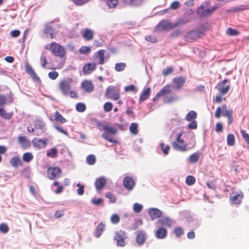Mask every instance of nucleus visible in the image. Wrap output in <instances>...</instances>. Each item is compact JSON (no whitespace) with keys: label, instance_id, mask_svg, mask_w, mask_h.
Instances as JSON below:
<instances>
[{"label":"nucleus","instance_id":"nucleus-1","mask_svg":"<svg viewBox=\"0 0 249 249\" xmlns=\"http://www.w3.org/2000/svg\"><path fill=\"white\" fill-rule=\"evenodd\" d=\"M46 48L51 51L55 56L61 58L64 57L66 53L64 48L55 42L48 44L46 45Z\"/></svg>","mask_w":249,"mask_h":249},{"label":"nucleus","instance_id":"nucleus-2","mask_svg":"<svg viewBox=\"0 0 249 249\" xmlns=\"http://www.w3.org/2000/svg\"><path fill=\"white\" fill-rule=\"evenodd\" d=\"M106 95L108 98L116 101L120 97V90L119 88L110 86L106 89Z\"/></svg>","mask_w":249,"mask_h":249},{"label":"nucleus","instance_id":"nucleus-3","mask_svg":"<svg viewBox=\"0 0 249 249\" xmlns=\"http://www.w3.org/2000/svg\"><path fill=\"white\" fill-rule=\"evenodd\" d=\"M116 133L117 129L115 127H112L108 124H107L106 125L105 132L102 134V137L108 142L113 143H117V140L113 139L109 137L110 135H115Z\"/></svg>","mask_w":249,"mask_h":249},{"label":"nucleus","instance_id":"nucleus-4","mask_svg":"<svg viewBox=\"0 0 249 249\" xmlns=\"http://www.w3.org/2000/svg\"><path fill=\"white\" fill-rule=\"evenodd\" d=\"M127 238L126 232L123 230H119L115 233L114 239L116 241L117 246L123 247L125 246L124 241Z\"/></svg>","mask_w":249,"mask_h":249},{"label":"nucleus","instance_id":"nucleus-5","mask_svg":"<svg viewBox=\"0 0 249 249\" xmlns=\"http://www.w3.org/2000/svg\"><path fill=\"white\" fill-rule=\"evenodd\" d=\"M71 81L69 79H64L60 81L59 88L64 96H68L71 89Z\"/></svg>","mask_w":249,"mask_h":249},{"label":"nucleus","instance_id":"nucleus-6","mask_svg":"<svg viewBox=\"0 0 249 249\" xmlns=\"http://www.w3.org/2000/svg\"><path fill=\"white\" fill-rule=\"evenodd\" d=\"M221 113L223 116L228 117L231 115H233V111L232 109L227 110V106L223 105L221 107H218L215 112V117L216 118H219L221 116Z\"/></svg>","mask_w":249,"mask_h":249},{"label":"nucleus","instance_id":"nucleus-7","mask_svg":"<svg viewBox=\"0 0 249 249\" xmlns=\"http://www.w3.org/2000/svg\"><path fill=\"white\" fill-rule=\"evenodd\" d=\"M218 7V6L215 5L211 9L207 8L204 9V6L201 5L197 8V13L200 17H206L211 15Z\"/></svg>","mask_w":249,"mask_h":249},{"label":"nucleus","instance_id":"nucleus-8","mask_svg":"<svg viewBox=\"0 0 249 249\" xmlns=\"http://www.w3.org/2000/svg\"><path fill=\"white\" fill-rule=\"evenodd\" d=\"M227 82H230V80H228L226 79H224L221 82L218 83L216 87V89L221 95L226 94L230 90L231 88L230 85L229 84L225 86Z\"/></svg>","mask_w":249,"mask_h":249},{"label":"nucleus","instance_id":"nucleus-9","mask_svg":"<svg viewBox=\"0 0 249 249\" xmlns=\"http://www.w3.org/2000/svg\"><path fill=\"white\" fill-rule=\"evenodd\" d=\"M61 174V169L58 167H49L47 171L48 177L51 179L60 177Z\"/></svg>","mask_w":249,"mask_h":249},{"label":"nucleus","instance_id":"nucleus-10","mask_svg":"<svg viewBox=\"0 0 249 249\" xmlns=\"http://www.w3.org/2000/svg\"><path fill=\"white\" fill-rule=\"evenodd\" d=\"M177 24L173 25V23L169 22L167 20L161 21L157 26V28L160 30H169L175 28Z\"/></svg>","mask_w":249,"mask_h":249},{"label":"nucleus","instance_id":"nucleus-11","mask_svg":"<svg viewBox=\"0 0 249 249\" xmlns=\"http://www.w3.org/2000/svg\"><path fill=\"white\" fill-rule=\"evenodd\" d=\"M123 184L124 187L127 190L131 191L133 189L135 183L131 178L125 177L123 179Z\"/></svg>","mask_w":249,"mask_h":249},{"label":"nucleus","instance_id":"nucleus-12","mask_svg":"<svg viewBox=\"0 0 249 249\" xmlns=\"http://www.w3.org/2000/svg\"><path fill=\"white\" fill-rule=\"evenodd\" d=\"M47 140L46 139L42 140L34 138L32 140V143L34 147L38 149L44 148L47 144Z\"/></svg>","mask_w":249,"mask_h":249},{"label":"nucleus","instance_id":"nucleus-13","mask_svg":"<svg viewBox=\"0 0 249 249\" xmlns=\"http://www.w3.org/2000/svg\"><path fill=\"white\" fill-rule=\"evenodd\" d=\"M175 222L169 217H164L159 219L156 223L159 225L171 227Z\"/></svg>","mask_w":249,"mask_h":249},{"label":"nucleus","instance_id":"nucleus-14","mask_svg":"<svg viewBox=\"0 0 249 249\" xmlns=\"http://www.w3.org/2000/svg\"><path fill=\"white\" fill-rule=\"evenodd\" d=\"M148 212L152 220H154L159 218L162 215L161 211L155 208H149Z\"/></svg>","mask_w":249,"mask_h":249},{"label":"nucleus","instance_id":"nucleus-15","mask_svg":"<svg viewBox=\"0 0 249 249\" xmlns=\"http://www.w3.org/2000/svg\"><path fill=\"white\" fill-rule=\"evenodd\" d=\"M50 120L51 121H55L56 122L61 124H64L66 122V119L64 118L57 111L50 116Z\"/></svg>","mask_w":249,"mask_h":249},{"label":"nucleus","instance_id":"nucleus-16","mask_svg":"<svg viewBox=\"0 0 249 249\" xmlns=\"http://www.w3.org/2000/svg\"><path fill=\"white\" fill-rule=\"evenodd\" d=\"M96 68V65L94 63H88L83 68V72L86 75L91 73Z\"/></svg>","mask_w":249,"mask_h":249},{"label":"nucleus","instance_id":"nucleus-17","mask_svg":"<svg viewBox=\"0 0 249 249\" xmlns=\"http://www.w3.org/2000/svg\"><path fill=\"white\" fill-rule=\"evenodd\" d=\"M82 37L87 41L91 40L93 38L94 31L90 29H85L82 34Z\"/></svg>","mask_w":249,"mask_h":249},{"label":"nucleus","instance_id":"nucleus-18","mask_svg":"<svg viewBox=\"0 0 249 249\" xmlns=\"http://www.w3.org/2000/svg\"><path fill=\"white\" fill-rule=\"evenodd\" d=\"M81 87L87 92H91L93 90L94 86L90 81L85 80L81 84Z\"/></svg>","mask_w":249,"mask_h":249},{"label":"nucleus","instance_id":"nucleus-19","mask_svg":"<svg viewBox=\"0 0 249 249\" xmlns=\"http://www.w3.org/2000/svg\"><path fill=\"white\" fill-rule=\"evenodd\" d=\"M186 79L183 77H178L173 79V82L177 90H179L185 83Z\"/></svg>","mask_w":249,"mask_h":249},{"label":"nucleus","instance_id":"nucleus-20","mask_svg":"<svg viewBox=\"0 0 249 249\" xmlns=\"http://www.w3.org/2000/svg\"><path fill=\"white\" fill-rule=\"evenodd\" d=\"M107 182L105 178L103 177H100L97 179L95 182L96 189L98 191L102 190L103 187Z\"/></svg>","mask_w":249,"mask_h":249},{"label":"nucleus","instance_id":"nucleus-21","mask_svg":"<svg viewBox=\"0 0 249 249\" xmlns=\"http://www.w3.org/2000/svg\"><path fill=\"white\" fill-rule=\"evenodd\" d=\"M121 1L125 5L138 6L142 3L143 0H121Z\"/></svg>","mask_w":249,"mask_h":249},{"label":"nucleus","instance_id":"nucleus-22","mask_svg":"<svg viewBox=\"0 0 249 249\" xmlns=\"http://www.w3.org/2000/svg\"><path fill=\"white\" fill-rule=\"evenodd\" d=\"M167 235V231L164 228H160L158 229L155 234L156 237L158 239H164Z\"/></svg>","mask_w":249,"mask_h":249},{"label":"nucleus","instance_id":"nucleus-23","mask_svg":"<svg viewBox=\"0 0 249 249\" xmlns=\"http://www.w3.org/2000/svg\"><path fill=\"white\" fill-rule=\"evenodd\" d=\"M26 72L30 74L32 78L36 81H40L39 77L36 75L32 67L29 64H27L25 66Z\"/></svg>","mask_w":249,"mask_h":249},{"label":"nucleus","instance_id":"nucleus-24","mask_svg":"<svg viewBox=\"0 0 249 249\" xmlns=\"http://www.w3.org/2000/svg\"><path fill=\"white\" fill-rule=\"evenodd\" d=\"M34 127L36 129L43 130L45 127V124L42 119L37 118L34 120Z\"/></svg>","mask_w":249,"mask_h":249},{"label":"nucleus","instance_id":"nucleus-25","mask_svg":"<svg viewBox=\"0 0 249 249\" xmlns=\"http://www.w3.org/2000/svg\"><path fill=\"white\" fill-rule=\"evenodd\" d=\"M18 141L24 149H26L30 146V142L25 136L18 137Z\"/></svg>","mask_w":249,"mask_h":249},{"label":"nucleus","instance_id":"nucleus-26","mask_svg":"<svg viewBox=\"0 0 249 249\" xmlns=\"http://www.w3.org/2000/svg\"><path fill=\"white\" fill-rule=\"evenodd\" d=\"M146 240L145 233L143 231H139L137 237L136 242L140 245H142L144 244Z\"/></svg>","mask_w":249,"mask_h":249},{"label":"nucleus","instance_id":"nucleus-27","mask_svg":"<svg viewBox=\"0 0 249 249\" xmlns=\"http://www.w3.org/2000/svg\"><path fill=\"white\" fill-rule=\"evenodd\" d=\"M243 197L242 194H238L237 193H232L230 196V199L234 204H239L240 203L241 199Z\"/></svg>","mask_w":249,"mask_h":249},{"label":"nucleus","instance_id":"nucleus-28","mask_svg":"<svg viewBox=\"0 0 249 249\" xmlns=\"http://www.w3.org/2000/svg\"><path fill=\"white\" fill-rule=\"evenodd\" d=\"M10 163L15 168H18V166L22 165V162L18 156H14L12 158Z\"/></svg>","mask_w":249,"mask_h":249},{"label":"nucleus","instance_id":"nucleus-29","mask_svg":"<svg viewBox=\"0 0 249 249\" xmlns=\"http://www.w3.org/2000/svg\"><path fill=\"white\" fill-rule=\"evenodd\" d=\"M150 94V88H147L145 90L143 91L140 95L139 102L142 103L143 101L147 99Z\"/></svg>","mask_w":249,"mask_h":249},{"label":"nucleus","instance_id":"nucleus-30","mask_svg":"<svg viewBox=\"0 0 249 249\" xmlns=\"http://www.w3.org/2000/svg\"><path fill=\"white\" fill-rule=\"evenodd\" d=\"M105 230V224L103 222H101L96 227L95 231V236L98 238L102 234L103 231Z\"/></svg>","mask_w":249,"mask_h":249},{"label":"nucleus","instance_id":"nucleus-31","mask_svg":"<svg viewBox=\"0 0 249 249\" xmlns=\"http://www.w3.org/2000/svg\"><path fill=\"white\" fill-rule=\"evenodd\" d=\"M105 50H100L98 51L96 54L97 57L99 58V64L101 65H103L105 63Z\"/></svg>","mask_w":249,"mask_h":249},{"label":"nucleus","instance_id":"nucleus-32","mask_svg":"<svg viewBox=\"0 0 249 249\" xmlns=\"http://www.w3.org/2000/svg\"><path fill=\"white\" fill-rule=\"evenodd\" d=\"M172 145L174 149L178 150L180 151H186L187 150V148L185 145H179L177 142H173L172 143Z\"/></svg>","mask_w":249,"mask_h":249},{"label":"nucleus","instance_id":"nucleus-33","mask_svg":"<svg viewBox=\"0 0 249 249\" xmlns=\"http://www.w3.org/2000/svg\"><path fill=\"white\" fill-rule=\"evenodd\" d=\"M197 117V113L196 111L191 110L189 111L185 117V119L188 122L195 120Z\"/></svg>","mask_w":249,"mask_h":249},{"label":"nucleus","instance_id":"nucleus-34","mask_svg":"<svg viewBox=\"0 0 249 249\" xmlns=\"http://www.w3.org/2000/svg\"><path fill=\"white\" fill-rule=\"evenodd\" d=\"M13 115V112L7 113L3 108H0V116L2 118L9 120L12 118Z\"/></svg>","mask_w":249,"mask_h":249},{"label":"nucleus","instance_id":"nucleus-35","mask_svg":"<svg viewBox=\"0 0 249 249\" xmlns=\"http://www.w3.org/2000/svg\"><path fill=\"white\" fill-rule=\"evenodd\" d=\"M200 154L199 152H196L191 155L189 157V162L193 163H196L198 160Z\"/></svg>","mask_w":249,"mask_h":249},{"label":"nucleus","instance_id":"nucleus-36","mask_svg":"<svg viewBox=\"0 0 249 249\" xmlns=\"http://www.w3.org/2000/svg\"><path fill=\"white\" fill-rule=\"evenodd\" d=\"M34 156L30 152H26L23 154L22 156V160L24 161L29 162L33 160Z\"/></svg>","mask_w":249,"mask_h":249},{"label":"nucleus","instance_id":"nucleus-37","mask_svg":"<svg viewBox=\"0 0 249 249\" xmlns=\"http://www.w3.org/2000/svg\"><path fill=\"white\" fill-rule=\"evenodd\" d=\"M142 224V221L141 219H136L135 222L131 224L129 229L131 230H135L137 229L139 226Z\"/></svg>","mask_w":249,"mask_h":249},{"label":"nucleus","instance_id":"nucleus-38","mask_svg":"<svg viewBox=\"0 0 249 249\" xmlns=\"http://www.w3.org/2000/svg\"><path fill=\"white\" fill-rule=\"evenodd\" d=\"M90 121L92 122V123L94 124L100 130H105L106 125L102 124L95 119H91Z\"/></svg>","mask_w":249,"mask_h":249},{"label":"nucleus","instance_id":"nucleus-39","mask_svg":"<svg viewBox=\"0 0 249 249\" xmlns=\"http://www.w3.org/2000/svg\"><path fill=\"white\" fill-rule=\"evenodd\" d=\"M202 33L199 30H194L188 34V36L193 38V39L201 37Z\"/></svg>","mask_w":249,"mask_h":249},{"label":"nucleus","instance_id":"nucleus-40","mask_svg":"<svg viewBox=\"0 0 249 249\" xmlns=\"http://www.w3.org/2000/svg\"><path fill=\"white\" fill-rule=\"evenodd\" d=\"M129 130L132 134H137L138 133V124L136 123H131L129 127Z\"/></svg>","mask_w":249,"mask_h":249},{"label":"nucleus","instance_id":"nucleus-41","mask_svg":"<svg viewBox=\"0 0 249 249\" xmlns=\"http://www.w3.org/2000/svg\"><path fill=\"white\" fill-rule=\"evenodd\" d=\"M106 3L109 8H114L118 4V0H107Z\"/></svg>","mask_w":249,"mask_h":249},{"label":"nucleus","instance_id":"nucleus-42","mask_svg":"<svg viewBox=\"0 0 249 249\" xmlns=\"http://www.w3.org/2000/svg\"><path fill=\"white\" fill-rule=\"evenodd\" d=\"M91 51V49L89 46H82L81 47L79 50V52L81 54H87L88 53H89Z\"/></svg>","mask_w":249,"mask_h":249},{"label":"nucleus","instance_id":"nucleus-43","mask_svg":"<svg viewBox=\"0 0 249 249\" xmlns=\"http://www.w3.org/2000/svg\"><path fill=\"white\" fill-rule=\"evenodd\" d=\"M234 136L232 134H230L228 135L227 141V144L229 146H233L234 144Z\"/></svg>","mask_w":249,"mask_h":249},{"label":"nucleus","instance_id":"nucleus-44","mask_svg":"<svg viewBox=\"0 0 249 249\" xmlns=\"http://www.w3.org/2000/svg\"><path fill=\"white\" fill-rule=\"evenodd\" d=\"M7 102L10 104L13 102V100L10 99L8 101L7 99L5 96L3 95H0V107H2L5 105Z\"/></svg>","mask_w":249,"mask_h":249},{"label":"nucleus","instance_id":"nucleus-45","mask_svg":"<svg viewBox=\"0 0 249 249\" xmlns=\"http://www.w3.org/2000/svg\"><path fill=\"white\" fill-rule=\"evenodd\" d=\"M125 66H126V65H125V63H122V62L117 63L115 64V70L117 71H119V72L122 71L124 69V68H125Z\"/></svg>","mask_w":249,"mask_h":249},{"label":"nucleus","instance_id":"nucleus-46","mask_svg":"<svg viewBox=\"0 0 249 249\" xmlns=\"http://www.w3.org/2000/svg\"><path fill=\"white\" fill-rule=\"evenodd\" d=\"M178 99V97L175 96H166L163 98L164 103H169L177 101Z\"/></svg>","mask_w":249,"mask_h":249},{"label":"nucleus","instance_id":"nucleus-47","mask_svg":"<svg viewBox=\"0 0 249 249\" xmlns=\"http://www.w3.org/2000/svg\"><path fill=\"white\" fill-rule=\"evenodd\" d=\"M96 161V158L94 155H89L87 157V162L89 165H93Z\"/></svg>","mask_w":249,"mask_h":249},{"label":"nucleus","instance_id":"nucleus-48","mask_svg":"<svg viewBox=\"0 0 249 249\" xmlns=\"http://www.w3.org/2000/svg\"><path fill=\"white\" fill-rule=\"evenodd\" d=\"M57 155V150L55 148H52L47 153V155L49 157L55 158Z\"/></svg>","mask_w":249,"mask_h":249},{"label":"nucleus","instance_id":"nucleus-49","mask_svg":"<svg viewBox=\"0 0 249 249\" xmlns=\"http://www.w3.org/2000/svg\"><path fill=\"white\" fill-rule=\"evenodd\" d=\"M171 92L169 86L163 87L159 92V94L162 96L165 94L169 93Z\"/></svg>","mask_w":249,"mask_h":249},{"label":"nucleus","instance_id":"nucleus-50","mask_svg":"<svg viewBox=\"0 0 249 249\" xmlns=\"http://www.w3.org/2000/svg\"><path fill=\"white\" fill-rule=\"evenodd\" d=\"M160 147L164 154L166 155L168 154L170 149V146L169 145L165 146L164 143L161 142L160 143Z\"/></svg>","mask_w":249,"mask_h":249},{"label":"nucleus","instance_id":"nucleus-51","mask_svg":"<svg viewBox=\"0 0 249 249\" xmlns=\"http://www.w3.org/2000/svg\"><path fill=\"white\" fill-rule=\"evenodd\" d=\"M53 126L58 132L64 134L66 136L68 135V133L67 131L64 129L63 127L60 126L58 124H54Z\"/></svg>","mask_w":249,"mask_h":249},{"label":"nucleus","instance_id":"nucleus-52","mask_svg":"<svg viewBox=\"0 0 249 249\" xmlns=\"http://www.w3.org/2000/svg\"><path fill=\"white\" fill-rule=\"evenodd\" d=\"M86 107L85 105L82 103H79L76 105V110L80 112H84L86 110Z\"/></svg>","mask_w":249,"mask_h":249},{"label":"nucleus","instance_id":"nucleus-53","mask_svg":"<svg viewBox=\"0 0 249 249\" xmlns=\"http://www.w3.org/2000/svg\"><path fill=\"white\" fill-rule=\"evenodd\" d=\"M174 232L177 237H180L184 233L182 228L178 227L174 228Z\"/></svg>","mask_w":249,"mask_h":249},{"label":"nucleus","instance_id":"nucleus-54","mask_svg":"<svg viewBox=\"0 0 249 249\" xmlns=\"http://www.w3.org/2000/svg\"><path fill=\"white\" fill-rule=\"evenodd\" d=\"M40 62L42 67L43 68H45L46 67V65L47 64V61L46 59V56H45L44 53L41 54L40 57Z\"/></svg>","mask_w":249,"mask_h":249},{"label":"nucleus","instance_id":"nucleus-55","mask_svg":"<svg viewBox=\"0 0 249 249\" xmlns=\"http://www.w3.org/2000/svg\"><path fill=\"white\" fill-rule=\"evenodd\" d=\"M195 178L192 176H188L186 178V183L188 185H192L195 182Z\"/></svg>","mask_w":249,"mask_h":249},{"label":"nucleus","instance_id":"nucleus-56","mask_svg":"<svg viewBox=\"0 0 249 249\" xmlns=\"http://www.w3.org/2000/svg\"><path fill=\"white\" fill-rule=\"evenodd\" d=\"M9 231V228L5 223H1L0 224V232L3 233H6Z\"/></svg>","mask_w":249,"mask_h":249},{"label":"nucleus","instance_id":"nucleus-57","mask_svg":"<svg viewBox=\"0 0 249 249\" xmlns=\"http://www.w3.org/2000/svg\"><path fill=\"white\" fill-rule=\"evenodd\" d=\"M76 186L78 188V189H77V193L79 195L81 196L83 195L84 193V186L83 185H82L80 183H78L76 184Z\"/></svg>","mask_w":249,"mask_h":249},{"label":"nucleus","instance_id":"nucleus-58","mask_svg":"<svg viewBox=\"0 0 249 249\" xmlns=\"http://www.w3.org/2000/svg\"><path fill=\"white\" fill-rule=\"evenodd\" d=\"M110 220L113 224H117L120 221V217L117 214H113L110 218Z\"/></svg>","mask_w":249,"mask_h":249},{"label":"nucleus","instance_id":"nucleus-59","mask_svg":"<svg viewBox=\"0 0 249 249\" xmlns=\"http://www.w3.org/2000/svg\"><path fill=\"white\" fill-rule=\"evenodd\" d=\"M180 6V3L178 1H173L170 6V8L172 10H177Z\"/></svg>","mask_w":249,"mask_h":249},{"label":"nucleus","instance_id":"nucleus-60","mask_svg":"<svg viewBox=\"0 0 249 249\" xmlns=\"http://www.w3.org/2000/svg\"><path fill=\"white\" fill-rule=\"evenodd\" d=\"M142 206L139 203H136L133 205V211L136 213H139L142 211Z\"/></svg>","mask_w":249,"mask_h":249},{"label":"nucleus","instance_id":"nucleus-61","mask_svg":"<svg viewBox=\"0 0 249 249\" xmlns=\"http://www.w3.org/2000/svg\"><path fill=\"white\" fill-rule=\"evenodd\" d=\"M113 105L110 102H107L104 105V109L106 112H109L112 109Z\"/></svg>","mask_w":249,"mask_h":249},{"label":"nucleus","instance_id":"nucleus-62","mask_svg":"<svg viewBox=\"0 0 249 249\" xmlns=\"http://www.w3.org/2000/svg\"><path fill=\"white\" fill-rule=\"evenodd\" d=\"M227 33L230 36H236L239 34V32L237 30L233 29L231 28H229L228 29Z\"/></svg>","mask_w":249,"mask_h":249},{"label":"nucleus","instance_id":"nucleus-63","mask_svg":"<svg viewBox=\"0 0 249 249\" xmlns=\"http://www.w3.org/2000/svg\"><path fill=\"white\" fill-rule=\"evenodd\" d=\"M241 133L242 134V136L244 140L247 142V143L249 144V135L246 133L245 130H241Z\"/></svg>","mask_w":249,"mask_h":249},{"label":"nucleus","instance_id":"nucleus-64","mask_svg":"<svg viewBox=\"0 0 249 249\" xmlns=\"http://www.w3.org/2000/svg\"><path fill=\"white\" fill-rule=\"evenodd\" d=\"M48 76L51 79L55 80L58 76V73L55 71H52L49 73Z\"/></svg>","mask_w":249,"mask_h":249}]
</instances>
